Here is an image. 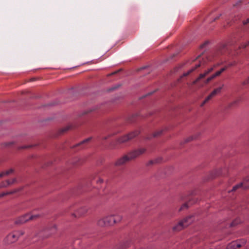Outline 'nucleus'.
<instances>
[{
	"mask_svg": "<svg viewBox=\"0 0 249 249\" xmlns=\"http://www.w3.org/2000/svg\"><path fill=\"white\" fill-rule=\"evenodd\" d=\"M122 219V216L120 214H115L106 216L99 219L98 224L101 227L109 226L120 222Z\"/></svg>",
	"mask_w": 249,
	"mask_h": 249,
	"instance_id": "nucleus-1",
	"label": "nucleus"
},
{
	"mask_svg": "<svg viewBox=\"0 0 249 249\" xmlns=\"http://www.w3.org/2000/svg\"><path fill=\"white\" fill-rule=\"evenodd\" d=\"M145 150L143 148L131 151L127 155L124 156L122 158L118 159L116 161V164L121 165L124 164L138 157L141 154L144 153Z\"/></svg>",
	"mask_w": 249,
	"mask_h": 249,
	"instance_id": "nucleus-2",
	"label": "nucleus"
},
{
	"mask_svg": "<svg viewBox=\"0 0 249 249\" xmlns=\"http://www.w3.org/2000/svg\"><path fill=\"white\" fill-rule=\"evenodd\" d=\"M194 220V218L193 216H187L179 221L178 224L175 225L173 228V230L175 231H180L190 225Z\"/></svg>",
	"mask_w": 249,
	"mask_h": 249,
	"instance_id": "nucleus-3",
	"label": "nucleus"
},
{
	"mask_svg": "<svg viewBox=\"0 0 249 249\" xmlns=\"http://www.w3.org/2000/svg\"><path fill=\"white\" fill-rule=\"evenodd\" d=\"M23 234L22 231H14L9 233L4 239V242L6 244H10L16 242L18 238Z\"/></svg>",
	"mask_w": 249,
	"mask_h": 249,
	"instance_id": "nucleus-4",
	"label": "nucleus"
},
{
	"mask_svg": "<svg viewBox=\"0 0 249 249\" xmlns=\"http://www.w3.org/2000/svg\"><path fill=\"white\" fill-rule=\"evenodd\" d=\"M205 57V56H198L194 61V67H193L190 69L187 73H184L183 74V76H187L191 72L194 71L196 69L200 67L202 64L204 63L201 62V59H203Z\"/></svg>",
	"mask_w": 249,
	"mask_h": 249,
	"instance_id": "nucleus-5",
	"label": "nucleus"
},
{
	"mask_svg": "<svg viewBox=\"0 0 249 249\" xmlns=\"http://www.w3.org/2000/svg\"><path fill=\"white\" fill-rule=\"evenodd\" d=\"M138 134L137 132L130 133L127 135H124L119 139V142H124L136 136Z\"/></svg>",
	"mask_w": 249,
	"mask_h": 249,
	"instance_id": "nucleus-6",
	"label": "nucleus"
},
{
	"mask_svg": "<svg viewBox=\"0 0 249 249\" xmlns=\"http://www.w3.org/2000/svg\"><path fill=\"white\" fill-rule=\"evenodd\" d=\"M36 217H37L36 215H33L29 213L26 214L20 218V222L21 223H25L29 220L34 219Z\"/></svg>",
	"mask_w": 249,
	"mask_h": 249,
	"instance_id": "nucleus-7",
	"label": "nucleus"
},
{
	"mask_svg": "<svg viewBox=\"0 0 249 249\" xmlns=\"http://www.w3.org/2000/svg\"><path fill=\"white\" fill-rule=\"evenodd\" d=\"M16 179L13 178L10 180H7L5 181H3L0 184V188L6 187L15 182Z\"/></svg>",
	"mask_w": 249,
	"mask_h": 249,
	"instance_id": "nucleus-8",
	"label": "nucleus"
},
{
	"mask_svg": "<svg viewBox=\"0 0 249 249\" xmlns=\"http://www.w3.org/2000/svg\"><path fill=\"white\" fill-rule=\"evenodd\" d=\"M213 68H210L208 69L207 71H206L204 73H201L199 77L196 79V80L194 82V83H196L198 81H199L200 79L204 78L207 75H208L210 72L213 71Z\"/></svg>",
	"mask_w": 249,
	"mask_h": 249,
	"instance_id": "nucleus-9",
	"label": "nucleus"
},
{
	"mask_svg": "<svg viewBox=\"0 0 249 249\" xmlns=\"http://www.w3.org/2000/svg\"><path fill=\"white\" fill-rule=\"evenodd\" d=\"M221 90V88H219L216 89H215L213 91V92L206 98V99L205 100L204 102H207L208 100H209L210 99H211L212 97L214 96L216 94L219 93Z\"/></svg>",
	"mask_w": 249,
	"mask_h": 249,
	"instance_id": "nucleus-10",
	"label": "nucleus"
},
{
	"mask_svg": "<svg viewBox=\"0 0 249 249\" xmlns=\"http://www.w3.org/2000/svg\"><path fill=\"white\" fill-rule=\"evenodd\" d=\"M240 247H241V245L238 243L237 241H234L228 244V245L227 247V249H236L238 248H240Z\"/></svg>",
	"mask_w": 249,
	"mask_h": 249,
	"instance_id": "nucleus-11",
	"label": "nucleus"
},
{
	"mask_svg": "<svg viewBox=\"0 0 249 249\" xmlns=\"http://www.w3.org/2000/svg\"><path fill=\"white\" fill-rule=\"evenodd\" d=\"M13 172V170L12 169H8L6 171H3L0 173V178L4 176H6Z\"/></svg>",
	"mask_w": 249,
	"mask_h": 249,
	"instance_id": "nucleus-12",
	"label": "nucleus"
},
{
	"mask_svg": "<svg viewBox=\"0 0 249 249\" xmlns=\"http://www.w3.org/2000/svg\"><path fill=\"white\" fill-rule=\"evenodd\" d=\"M225 70V68H222L220 71H216L213 75L214 77L219 76L223 71Z\"/></svg>",
	"mask_w": 249,
	"mask_h": 249,
	"instance_id": "nucleus-13",
	"label": "nucleus"
},
{
	"mask_svg": "<svg viewBox=\"0 0 249 249\" xmlns=\"http://www.w3.org/2000/svg\"><path fill=\"white\" fill-rule=\"evenodd\" d=\"M225 70V68H222L220 71H216L213 75L214 77L219 76L223 71Z\"/></svg>",
	"mask_w": 249,
	"mask_h": 249,
	"instance_id": "nucleus-14",
	"label": "nucleus"
},
{
	"mask_svg": "<svg viewBox=\"0 0 249 249\" xmlns=\"http://www.w3.org/2000/svg\"><path fill=\"white\" fill-rule=\"evenodd\" d=\"M14 193V192H6L5 193H3L1 194L0 195V196H4L5 195H9V194H13Z\"/></svg>",
	"mask_w": 249,
	"mask_h": 249,
	"instance_id": "nucleus-15",
	"label": "nucleus"
},
{
	"mask_svg": "<svg viewBox=\"0 0 249 249\" xmlns=\"http://www.w3.org/2000/svg\"><path fill=\"white\" fill-rule=\"evenodd\" d=\"M214 78H215L214 76H213V75H212V76H211L210 77H208L207 79L206 83H208L209 82L211 81L212 79H213Z\"/></svg>",
	"mask_w": 249,
	"mask_h": 249,
	"instance_id": "nucleus-16",
	"label": "nucleus"
},
{
	"mask_svg": "<svg viewBox=\"0 0 249 249\" xmlns=\"http://www.w3.org/2000/svg\"><path fill=\"white\" fill-rule=\"evenodd\" d=\"M187 206V205L186 204H184L180 209V211L182 209H183L184 208H186Z\"/></svg>",
	"mask_w": 249,
	"mask_h": 249,
	"instance_id": "nucleus-17",
	"label": "nucleus"
},
{
	"mask_svg": "<svg viewBox=\"0 0 249 249\" xmlns=\"http://www.w3.org/2000/svg\"><path fill=\"white\" fill-rule=\"evenodd\" d=\"M249 83V77L247 82H245L244 84H247Z\"/></svg>",
	"mask_w": 249,
	"mask_h": 249,
	"instance_id": "nucleus-18",
	"label": "nucleus"
},
{
	"mask_svg": "<svg viewBox=\"0 0 249 249\" xmlns=\"http://www.w3.org/2000/svg\"><path fill=\"white\" fill-rule=\"evenodd\" d=\"M99 181L100 182H101H101H103V179H99Z\"/></svg>",
	"mask_w": 249,
	"mask_h": 249,
	"instance_id": "nucleus-19",
	"label": "nucleus"
},
{
	"mask_svg": "<svg viewBox=\"0 0 249 249\" xmlns=\"http://www.w3.org/2000/svg\"><path fill=\"white\" fill-rule=\"evenodd\" d=\"M247 22H249V19H247Z\"/></svg>",
	"mask_w": 249,
	"mask_h": 249,
	"instance_id": "nucleus-20",
	"label": "nucleus"
},
{
	"mask_svg": "<svg viewBox=\"0 0 249 249\" xmlns=\"http://www.w3.org/2000/svg\"><path fill=\"white\" fill-rule=\"evenodd\" d=\"M247 44H246L245 46H243V47H246Z\"/></svg>",
	"mask_w": 249,
	"mask_h": 249,
	"instance_id": "nucleus-21",
	"label": "nucleus"
},
{
	"mask_svg": "<svg viewBox=\"0 0 249 249\" xmlns=\"http://www.w3.org/2000/svg\"><path fill=\"white\" fill-rule=\"evenodd\" d=\"M248 43H249V42H248Z\"/></svg>",
	"mask_w": 249,
	"mask_h": 249,
	"instance_id": "nucleus-22",
	"label": "nucleus"
}]
</instances>
